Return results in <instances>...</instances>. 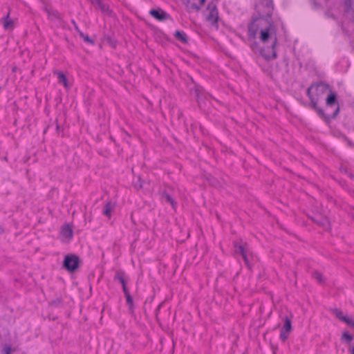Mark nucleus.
I'll return each mask as SVG.
<instances>
[{
  "instance_id": "nucleus-25",
  "label": "nucleus",
  "mask_w": 354,
  "mask_h": 354,
  "mask_svg": "<svg viewBox=\"0 0 354 354\" xmlns=\"http://www.w3.org/2000/svg\"><path fill=\"white\" fill-rule=\"evenodd\" d=\"M118 279L120 281V282L122 283V285H125V281L124 279V278L122 277H118Z\"/></svg>"
},
{
  "instance_id": "nucleus-14",
  "label": "nucleus",
  "mask_w": 354,
  "mask_h": 354,
  "mask_svg": "<svg viewBox=\"0 0 354 354\" xmlns=\"http://www.w3.org/2000/svg\"><path fill=\"white\" fill-rule=\"evenodd\" d=\"M57 75L58 82L62 84L65 88H68V82L65 75L62 72H55Z\"/></svg>"
},
{
  "instance_id": "nucleus-11",
  "label": "nucleus",
  "mask_w": 354,
  "mask_h": 354,
  "mask_svg": "<svg viewBox=\"0 0 354 354\" xmlns=\"http://www.w3.org/2000/svg\"><path fill=\"white\" fill-rule=\"evenodd\" d=\"M3 26L5 30H12L15 27L14 21L10 18L9 12L3 19Z\"/></svg>"
},
{
  "instance_id": "nucleus-12",
  "label": "nucleus",
  "mask_w": 354,
  "mask_h": 354,
  "mask_svg": "<svg viewBox=\"0 0 354 354\" xmlns=\"http://www.w3.org/2000/svg\"><path fill=\"white\" fill-rule=\"evenodd\" d=\"M310 219L313 222L323 227H325L328 224V219L321 215L315 217H310Z\"/></svg>"
},
{
  "instance_id": "nucleus-20",
  "label": "nucleus",
  "mask_w": 354,
  "mask_h": 354,
  "mask_svg": "<svg viewBox=\"0 0 354 354\" xmlns=\"http://www.w3.org/2000/svg\"><path fill=\"white\" fill-rule=\"evenodd\" d=\"M342 339H344L347 342H351L353 340V336L348 332H344L342 335Z\"/></svg>"
},
{
  "instance_id": "nucleus-9",
  "label": "nucleus",
  "mask_w": 354,
  "mask_h": 354,
  "mask_svg": "<svg viewBox=\"0 0 354 354\" xmlns=\"http://www.w3.org/2000/svg\"><path fill=\"white\" fill-rule=\"evenodd\" d=\"M149 14L158 21H164L169 17L168 14L161 9L151 10Z\"/></svg>"
},
{
  "instance_id": "nucleus-15",
  "label": "nucleus",
  "mask_w": 354,
  "mask_h": 354,
  "mask_svg": "<svg viewBox=\"0 0 354 354\" xmlns=\"http://www.w3.org/2000/svg\"><path fill=\"white\" fill-rule=\"evenodd\" d=\"M175 37L182 41L184 44H186L187 42V35L182 31H176L174 33Z\"/></svg>"
},
{
  "instance_id": "nucleus-4",
  "label": "nucleus",
  "mask_w": 354,
  "mask_h": 354,
  "mask_svg": "<svg viewBox=\"0 0 354 354\" xmlns=\"http://www.w3.org/2000/svg\"><path fill=\"white\" fill-rule=\"evenodd\" d=\"M315 89V83H313L307 89H306V95L308 97L310 104V107L317 112L319 117H321L324 120H326L328 116L324 113V111L322 109L319 108L317 106V98L315 97V93H312V89Z\"/></svg>"
},
{
  "instance_id": "nucleus-22",
  "label": "nucleus",
  "mask_w": 354,
  "mask_h": 354,
  "mask_svg": "<svg viewBox=\"0 0 354 354\" xmlns=\"http://www.w3.org/2000/svg\"><path fill=\"white\" fill-rule=\"evenodd\" d=\"M251 48H252V50H253L254 52H257V51H259V53L261 54V51H260V50H261L262 48H260L259 47L258 44H257L256 41H254V42H252V43L251 44Z\"/></svg>"
},
{
  "instance_id": "nucleus-27",
  "label": "nucleus",
  "mask_w": 354,
  "mask_h": 354,
  "mask_svg": "<svg viewBox=\"0 0 354 354\" xmlns=\"http://www.w3.org/2000/svg\"><path fill=\"white\" fill-rule=\"evenodd\" d=\"M350 354H354V345L352 346L351 349H349Z\"/></svg>"
},
{
  "instance_id": "nucleus-26",
  "label": "nucleus",
  "mask_w": 354,
  "mask_h": 354,
  "mask_svg": "<svg viewBox=\"0 0 354 354\" xmlns=\"http://www.w3.org/2000/svg\"><path fill=\"white\" fill-rule=\"evenodd\" d=\"M122 288H123V291L125 295H126V293H129L128 291L127 290L126 285H123Z\"/></svg>"
},
{
  "instance_id": "nucleus-8",
  "label": "nucleus",
  "mask_w": 354,
  "mask_h": 354,
  "mask_svg": "<svg viewBox=\"0 0 354 354\" xmlns=\"http://www.w3.org/2000/svg\"><path fill=\"white\" fill-rule=\"evenodd\" d=\"M205 0H183L189 11H198L204 5Z\"/></svg>"
},
{
  "instance_id": "nucleus-10",
  "label": "nucleus",
  "mask_w": 354,
  "mask_h": 354,
  "mask_svg": "<svg viewBox=\"0 0 354 354\" xmlns=\"http://www.w3.org/2000/svg\"><path fill=\"white\" fill-rule=\"evenodd\" d=\"M344 12L354 21V5H352L351 0L344 1Z\"/></svg>"
},
{
  "instance_id": "nucleus-23",
  "label": "nucleus",
  "mask_w": 354,
  "mask_h": 354,
  "mask_svg": "<svg viewBox=\"0 0 354 354\" xmlns=\"http://www.w3.org/2000/svg\"><path fill=\"white\" fill-rule=\"evenodd\" d=\"M165 199L166 201L171 204V205L174 208L175 207V203L174 200L171 198V197L169 194L165 195Z\"/></svg>"
},
{
  "instance_id": "nucleus-28",
  "label": "nucleus",
  "mask_w": 354,
  "mask_h": 354,
  "mask_svg": "<svg viewBox=\"0 0 354 354\" xmlns=\"http://www.w3.org/2000/svg\"><path fill=\"white\" fill-rule=\"evenodd\" d=\"M9 353H10V348H8L6 351V354H9Z\"/></svg>"
},
{
  "instance_id": "nucleus-16",
  "label": "nucleus",
  "mask_w": 354,
  "mask_h": 354,
  "mask_svg": "<svg viewBox=\"0 0 354 354\" xmlns=\"http://www.w3.org/2000/svg\"><path fill=\"white\" fill-rule=\"evenodd\" d=\"M312 277L317 280V281L322 284L324 282V279L323 278L322 274L319 272V271H314L312 273Z\"/></svg>"
},
{
  "instance_id": "nucleus-5",
  "label": "nucleus",
  "mask_w": 354,
  "mask_h": 354,
  "mask_svg": "<svg viewBox=\"0 0 354 354\" xmlns=\"http://www.w3.org/2000/svg\"><path fill=\"white\" fill-rule=\"evenodd\" d=\"M205 21L213 26H217L218 13L216 6L213 4H209L206 10L204 12Z\"/></svg>"
},
{
  "instance_id": "nucleus-29",
  "label": "nucleus",
  "mask_w": 354,
  "mask_h": 354,
  "mask_svg": "<svg viewBox=\"0 0 354 354\" xmlns=\"http://www.w3.org/2000/svg\"><path fill=\"white\" fill-rule=\"evenodd\" d=\"M85 40L88 41V37H86V38H85Z\"/></svg>"
},
{
  "instance_id": "nucleus-18",
  "label": "nucleus",
  "mask_w": 354,
  "mask_h": 354,
  "mask_svg": "<svg viewBox=\"0 0 354 354\" xmlns=\"http://www.w3.org/2000/svg\"><path fill=\"white\" fill-rule=\"evenodd\" d=\"M244 259H245V266H247V268L250 270H252V268L255 266V264L257 263H250L248 262V257H247V254H246V250H245V257H244Z\"/></svg>"
},
{
  "instance_id": "nucleus-21",
  "label": "nucleus",
  "mask_w": 354,
  "mask_h": 354,
  "mask_svg": "<svg viewBox=\"0 0 354 354\" xmlns=\"http://www.w3.org/2000/svg\"><path fill=\"white\" fill-rule=\"evenodd\" d=\"M333 312H334V314L336 316V317L338 318L341 321H342V318L347 317L346 316H344L343 315L342 312L339 309L335 308Z\"/></svg>"
},
{
  "instance_id": "nucleus-6",
  "label": "nucleus",
  "mask_w": 354,
  "mask_h": 354,
  "mask_svg": "<svg viewBox=\"0 0 354 354\" xmlns=\"http://www.w3.org/2000/svg\"><path fill=\"white\" fill-rule=\"evenodd\" d=\"M283 326L281 329L279 338L283 342H285L292 330V321L288 316H285L283 318Z\"/></svg>"
},
{
  "instance_id": "nucleus-19",
  "label": "nucleus",
  "mask_w": 354,
  "mask_h": 354,
  "mask_svg": "<svg viewBox=\"0 0 354 354\" xmlns=\"http://www.w3.org/2000/svg\"><path fill=\"white\" fill-rule=\"evenodd\" d=\"M342 321L354 329V319L347 317L342 318Z\"/></svg>"
},
{
  "instance_id": "nucleus-7",
  "label": "nucleus",
  "mask_w": 354,
  "mask_h": 354,
  "mask_svg": "<svg viewBox=\"0 0 354 354\" xmlns=\"http://www.w3.org/2000/svg\"><path fill=\"white\" fill-rule=\"evenodd\" d=\"M79 266V258L73 254L66 255L64 260V266L69 272L75 271Z\"/></svg>"
},
{
  "instance_id": "nucleus-1",
  "label": "nucleus",
  "mask_w": 354,
  "mask_h": 354,
  "mask_svg": "<svg viewBox=\"0 0 354 354\" xmlns=\"http://www.w3.org/2000/svg\"><path fill=\"white\" fill-rule=\"evenodd\" d=\"M248 31L250 39H255L258 32H259L260 40L263 43L271 39L272 40L271 46L268 47L267 49H261L260 50L261 55L267 60L277 58L275 46L277 43V38L276 28L272 19L253 17L248 25Z\"/></svg>"
},
{
  "instance_id": "nucleus-3",
  "label": "nucleus",
  "mask_w": 354,
  "mask_h": 354,
  "mask_svg": "<svg viewBox=\"0 0 354 354\" xmlns=\"http://www.w3.org/2000/svg\"><path fill=\"white\" fill-rule=\"evenodd\" d=\"M254 9L258 14V17L271 19L274 10V3L272 0H259L254 6Z\"/></svg>"
},
{
  "instance_id": "nucleus-2",
  "label": "nucleus",
  "mask_w": 354,
  "mask_h": 354,
  "mask_svg": "<svg viewBox=\"0 0 354 354\" xmlns=\"http://www.w3.org/2000/svg\"><path fill=\"white\" fill-rule=\"evenodd\" d=\"M328 93L326 98V104L328 106L333 107L336 105V108L331 115H327L328 118L326 122H328L331 119H335L339 113V106L337 99V94L333 91L329 85L322 82L315 83V97L317 98V103L323 98V96Z\"/></svg>"
},
{
  "instance_id": "nucleus-17",
  "label": "nucleus",
  "mask_w": 354,
  "mask_h": 354,
  "mask_svg": "<svg viewBox=\"0 0 354 354\" xmlns=\"http://www.w3.org/2000/svg\"><path fill=\"white\" fill-rule=\"evenodd\" d=\"M103 214L107 216L108 218L111 217V206L110 203H106L103 209Z\"/></svg>"
},
{
  "instance_id": "nucleus-24",
  "label": "nucleus",
  "mask_w": 354,
  "mask_h": 354,
  "mask_svg": "<svg viewBox=\"0 0 354 354\" xmlns=\"http://www.w3.org/2000/svg\"><path fill=\"white\" fill-rule=\"evenodd\" d=\"M125 296H126L127 302L128 304H132V302H133V301H132V299H131V297L130 295H129V293H126V295H125Z\"/></svg>"
},
{
  "instance_id": "nucleus-13",
  "label": "nucleus",
  "mask_w": 354,
  "mask_h": 354,
  "mask_svg": "<svg viewBox=\"0 0 354 354\" xmlns=\"http://www.w3.org/2000/svg\"><path fill=\"white\" fill-rule=\"evenodd\" d=\"M61 234L64 237L67 239H71L73 237V230L68 225H65L62 227Z\"/></svg>"
}]
</instances>
